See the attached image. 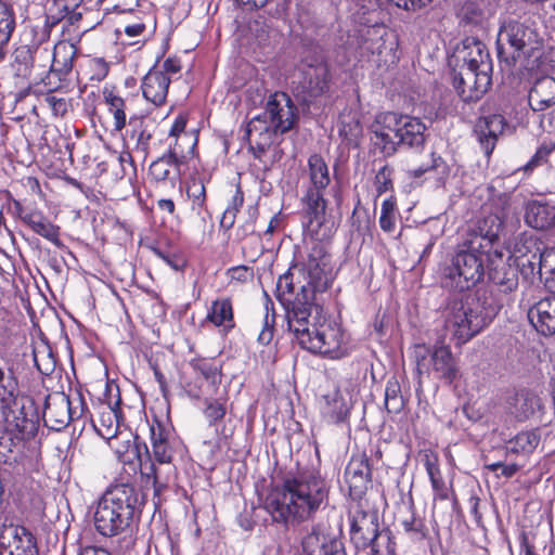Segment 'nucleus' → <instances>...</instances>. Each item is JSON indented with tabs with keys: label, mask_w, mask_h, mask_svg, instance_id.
Returning a JSON list of instances; mask_svg holds the SVG:
<instances>
[{
	"label": "nucleus",
	"mask_w": 555,
	"mask_h": 555,
	"mask_svg": "<svg viewBox=\"0 0 555 555\" xmlns=\"http://www.w3.org/2000/svg\"><path fill=\"white\" fill-rule=\"evenodd\" d=\"M405 405V400L402 396L401 386L396 377H391L386 383L385 389V408L389 413L398 414Z\"/></svg>",
	"instance_id": "obj_35"
},
{
	"label": "nucleus",
	"mask_w": 555,
	"mask_h": 555,
	"mask_svg": "<svg viewBox=\"0 0 555 555\" xmlns=\"http://www.w3.org/2000/svg\"><path fill=\"white\" fill-rule=\"evenodd\" d=\"M302 550L307 555H346L343 542L323 524H315L302 539Z\"/></svg>",
	"instance_id": "obj_16"
},
{
	"label": "nucleus",
	"mask_w": 555,
	"mask_h": 555,
	"mask_svg": "<svg viewBox=\"0 0 555 555\" xmlns=\"http://www.w3.org/2000/svg\"><path fill=\"white\" fill-rule=\"evenodd\" d=\"M392 168L383 166L375 176V188L377 195H382L392 189Z\"/></svg>",
	"instance_id": "obj_51"
},
{
	"label": "nucleus",
	"mask_w": 555,
	"mask_h": 555,
	"mask_svg": "<svg viewBox=\"0 0 555 555\" xmlns=\"http://www.w3.org/2000/svg\"><path fill=\"white\" fill-rule=\"evenodd\" d=\"M526 222L535 230H544L555 221V207L545 203L531 202L526 207Z\"/></svg>",
	"instance_id": "obj_29"
},
{
	"label": "nucleus",
	"mask_w": 555,
	"mask_h": 555,
	"mask_svg": "<svg viewBox=\"0 0 555 555\" xmlns=\"http://www.w3.org/2000/svg\"><path fill=\"white\" fill-rule=\"evenodd\" d=\"M244 203V194L240 188H236L235 193L232 197L231 203L227 207L228 210H232L233 214H237Z\"/></svg>",
	"instance_id": "obj_57"
},
{
	"label": "nucleus",
	"mask_w": 555,
	"mask_h": 555,
	"mask_svg": "<svg viewBox=\"0 0 555 555\" xmlns=\"http://www.w3.org/2000/svg\"><path fill=\"white\" fill-rule=\"evenodd\" d=\"M150 434L154 461L158 464H170L175 453L170 429L156 421L150 426Z\"/></svg>",
	"instance_id": "obj_23"
},
{
	"label": "nucleus",
	"mask_w": 555,
	"mask_h": 555,
	"mask_svg": "<svg viewBox=\"0 0 555 555\" xmlns=\"http://www.w3.org/2000/svg\"><path fill=\"white\" fill-rule=\"evenodd\" d=\"M388 113L379 116L372 125V141L385 156H392L399 146L398 139L395 138V130H389L387 125Z\"/></svg>",
	"instance_id": "obj_28"
},
{
	"label": "nucleus",
	"mask_w": 555,
	"mask_h": 555,
	"mask_svg": "<svg viewBox=\"0 0 555 555\" xmlns=\"http://www.w3.org/2000/svg\"><path fill=\"white\" fill-rule=\"evenodd\" d=\"M21 220L27 224L36 234L47 238L56 246H61L60 228L49 221L38 210H18Z\"/></svg>",
	"instance_id": "obj_26"
},
{
	"label": "nucleus",
	"mask_w": 555,
	"mask_h": 555,
	"mask_svg": "<svg viewBox=\"0 0 555 555\" xmlns=\"http://www.w3.org/2000/svg\"><path fill=\"white\" fill-rule=\"evenodd\" d=\"M500 230L501 221L495 215H489L468 225L451 264L446 270V286L464 292L483 280Z\"/></svg>",
	"instance_id": "obj_3"
},
{
	"label": "nucleus",
	"mask_w": 555,
	"mask_h": 555,
	"mask_svg": "<svg viewBox=\"0 0 555 555\" xmlns=\"http://www.w3.org/2000/svg\"><path fill=\"white\" fill-rule=\"evenodd\" d=\"M57 90V88L50 90V92H48L46 95L44 101L55 116L63 117L67 114L70 107V101L64 96H57L53 93V91Z\"/></svg>",
	"instance_id": "obj_50"
},
{
	"label": "nucleus",
	"mask_w": 555,
	"mask_h": 555,
	"mask_svg": "<svg viewBox=\"0 0 555 555\" xmlns=\"http://www.w3.org/2000/svg\"><path fill=\"white\" fill-rule=\"evenodd\" d=\"M12 68L16 76L27 77L33 67V54L28 47H20L14 51Z\"/></svg>",
	"instance_id": "obj_39"
},
{
	"label": "nucleus",
	"mask_w": 555,
	"mask_h": 555,
	"mask_svg": "<svg viewBox=\"0 0 555 555\" xmlns=\"http://www.w3.org/2000/svg\"><path fill=\"white\" fill-rule=\"evenodd\" d=\"M179 167V159L177 156L176 147L170 149L169 152L162 157L154 160L150 166V176L156 182L166 181L169 179L172 168Z\"/></svg>",
	"instance_id": "obj_34"
},
{
	"label": "nucleus",
	"mask_w": 555,
	"mask_h": 555,
	"mask_svg": "<svg viewBox=\"0 0 555 555\" xmlns=\"http://www.w3.org/2000/svg\"><path fill=\"white\" fill-rule=\"evenodd\" d=\"M18 383L13 372L5 373L0 367V411L7 414L10 408L17 405Z\"/></svg>",
	"instance_id": "obj_32"
},
{
	"label": "nucleus",
	"mask_w": 555,
	"mask_h": 555,
	"mask_svg": "<svg viewBox=\"0 0 555 555\" xmlns=\"http://www.w3.org/2000/svg\"><path fill=\"white\" fill-rule=\"evenodd\" d=\"M533 111H543L555 104V79L550 76L538 79L528 94Z\"/></svg>",
	"instance_id": "obj_27"
},
{
	"label": "nucleus",
	"mask_w": 555,
	"mask_h": 555,
	"mask_svg": "<svg viewBox=\"0 0 555 555\" xmlns=\"http://www.w3.org/2000/svg\"><path fill=\"white\" fill-rule=\"evenodd\" d=\"M73 401L64 392L49 395L46 399L43 410L44 425L55 431L65 428L70 421L78 418L82 414V409L77 412L73 408Z\"/></svg>",
	"instance_id": "obj_14"
},
{
	"label": "nucleus",
	"mask_w": 555,
	"mask_h": 555,
	"mask_svg": "<svg viewBox=\"0 0 555 555\" xmlns=\"http://www.w3.org/2000/svg\"><path fill=\"white\" fill-rule=\"evenodd\" d=\"M331 184L330 169L320 154H312L308 158V183L301 197L305 227L315 243L311 246L326 242L336 232V223L327 209L325 194Z\"/></svg>",
	"instance_id": "obj_4"
},
{
	"label": "nucleus",
	"mask_w": 555,
	"mask_h": 555,
	"mask_svg": "<svg viewBox=\"0 0 555 555\" xmlns=\"http://www.w3.org/2000/svg\"><path fill=\"white\" fill-rule=\"evenodd\" d=\"M188 197L192 202V210L198 216L206 208V189L204 181L199 178H192L186 185Z\"/></svg>",
	"instance_id": "obj_37"
},
{
	"label": "nucleus",
	"mask_w": 555,
	"mask_h": 555,
	"mask_svg": "<svg viewBox=\"0 0 555 555\" xmlns=\"http://www.w3.org/2000/svg\"><path fill=\"white\" fill-rule=\"evenodd\" d=\"M387 125L389 130L391 127L395 130V138L398 139L399 145L420 147L426 141V126L416 117L388 113Z\"/></svg>",
	"instance_id": "obj_17"
},
{
	"label": "nucleus",
	"mask_w": 555,
	"mask_h": 555,
	"mask_svg": "<svg viewBox=\"0 0 555 555\" xmlns=\"http://www.w3.org/2000/svg\"><path fill=\"white\" fill-rule=\"evenodd\" d=\"M230 272L232 279L241 282H245L249 274L248 268L244 266L232 268Z\"/></svg>",
	"instance_id": "obj_60"
},
{
	"label": "nucleus",
	"mask_w": 555,
	"mask_h": 555,
	"mask_svg": "<svg viewBox=\"0 0 555 555\" xmlns=\"http://www.w3.org/2000/svg\"><path fill=\"white\" fill-rule=\"evenodd\" d=\"M76 49L67 42H60L54 47L51 73L60 77L69 74L73 69V61Z\"/></svg>",
	"instance_id": "obj_33"
},
{
	"label": "nucleus",
	"mask_w": 555,
	"mask_h": 555,
	"mask_svg": "<svg viewBox=\"0 0 555 555\" xmlns=\"http://www.w3.org/2000/svg\"><path fill=\"white\" fill-rule=\"evenodd\" d=\"M520 16L511 14L506 16L498 34V57L503 75V83L509 87H518L520 83L517 61L520 56Z\"/></svg>",
	"instance_id": "obj_7"
},
{
	"label": "nucleus",
	"mask_w": 555,
	"mask_h": 555,
	"mask_svg": "<svg viewBox=\"0 0 555 555\" xmlns=\"http://www.w3.org/2000/svg\"><path fill=\"white\" fill-rule=\"evenodd\" d=\"M191 367L204 379L216 386L221 383V371L212 362L205 359H195L190 362Z\"/></svg>",
	"instance_id": "obj_38"
},
{
	"label": "nucleus",
	"mask_w": 555,
	"mask_h": 555,
	"mask_svg": "<svg viewBox=\"0 0 555 555\" xmlns=\"http://www.w3.org/2000/svg\"><path fill=\"white\" fill-rule=\"evenodd\" d=\"M554 147L548 145H541L529 162L522 166V172L526 175L532 173L535 168L545 165L548 160Z\"/></svg>",
	"instance_id": "obj_47"
},
{
	"label": "nucleus",
	"mask_w": 555,
	"mask_h": 555,
	"mask_svg": "<svg viewBox=\"0 0 555 555\" xmlns=\"http://www.w3.org/2000/svg\"><path fill=\"white\" fill-rule=\"evenodd\" d=\"M540 443V434L538 430H531L526 434V444H522V451L531 452Z\"/></svg>",
	"instance_id": "obj_55"
},
{
	"label": "nucleus",
	"mask_w": 555,
	"mask_h": 555,
	"mask_svg": "<svg viewBox=\"0 0 555 555\" xmlns=\"http://www.w3.org/2000/svg\"><path fill=\"white\" fill-rule=\"evenodd\" d=\"M89 69L91 73L90 79L101 81L107 76L109 65L104 59L95 57L90 60Z\"/></svg>",
	"instance_id": "obj_52"
},
{
	"label": "nucleus",
	"mask_w": 555,
	"mask_h": 555,
	"mask_svg": "<svg viewBox=\"0 0 555 555\" xmlns=\"http://www.w3.org/2000/svg\"><path fill=\"white\" fill-rule=\"evenodd\" d=\"M452 83L460 98L467 103L477 102L488 91L492 82V72L485 73L480 80V68L452 66Z\"/></svg>",
	"instance_id": "obj_11"
},
{
	"label": "nucleus",
	"mask_w": 555,
	"mask_h": 555,
	"mask_svg": "<svg viewBox=\"0 0 555 555\" xmlns=\"http://www.w3.org/2000/svg\"><path fill=\"white\" fill-rule=\"evenodd\" d=\"M273 338V326L268 323V314L264 317V325L258 335V341L261 345H268Z\"/></svg>",
	"instance_id": "obj_56"
},
{
	"label": "nucleus",
	"mask_w": 555,
	"mask_h": 555,
	"mask_svg": "<svg viewBox=\"0 0 555 555\" xmlns=\"http://www.w3.org/2000/svg\"><path fill=\"white\" fill-rule=\"evenodd\" d=\"M518 274V257L509 256L507 260V268L503 272V278L500 281V284L504 288V292L517 289L519 283Z\"/></svg>",
	"instance_id": "obj_42"
},
{
	"label": "nucleus",
	"mask_w": 555,
	"mask_h": 555,
	"mask_svg": "<svg viewBox=\"0 0 555 555\" xmlns=\"http://www.w3.org/2000/svg\"><path fill=\"white\" fill-rule=\"evenodd\" d=\"M260 116L274 128L275 132L283 134L293 129L298 119V112L288 94L275 92L270 95L266 111Z\"/></svg>",
	"instance_id": "obj_12"
},
{
	"label": "nucleus",
	"mask_w": 555,
	"mask_h": 555,
	"mask_svg": "<svg viewBox=\"0 0 555 555\" xmlns=\"http://www.w3.org/2000/svg\"><path fill=\"white\" fill-rule=\"evenodd\" d=\"M204 404L203 413L209 425H217L224 418L227 414L225 399H205Z\"/></svg>",
	"instance_id": "obj_40"
},
{
	"label": "nucleus",
	"mask_w": 555,
	"mask_h": 555,
	"mask_svg": "<svg viewBox=\"0 0 555 555\" xmlns=\"http://www.w3.org/2000/svg\"><path fill=\"white\" fill-rule=\"evenodd\" d=\"M170 78L164 72L153 68L143 78L142 92L144 98L156 106L165 103Z\"/></svg>",
	"instance_id": "obj_24"
},
{
	"label": "nucleus",
	"mask_w": 555,
	"mask_h": 555,
	"mask_svg": "<svg viewBox=\"0 0 555 555\" xmlns=\"http://www.w3.org/2000/svg\"><path fill=\"white\" fill-rule=\"evenodd\" d=\"M414 358L418 376L428 375L433 371L438 378L450 383L457 376V362L448 346H436L431 350L425 345H416Z\"/></svg>",
	"instance_id": "obj_8"
},
{
	"label": "nucleus",
	"mask_w": 555,
	"mask_h": 555,
	"mask_svg": "<svg viewBox=\"0 0 555 555\" xmlns=\"http://www.w3.org/2000/svg\"><path fill=\"white\" fill-rule=\"evenodd\" d=\"M525 36H528L529 40L531 39L532 36L534 37L533 46H531L529 49V51H530L529 57L532 56L534 59V61H538L542 56V40L538 39L537 34L529 28H526L525 30H522V37H525ZM525 48H526V43L522 41V54L528 52V50L525 51Z\"/></svg>",
	"instance_id": "obj_54"
},
{
	"label": "nucleus",
	"mask_w": 555,
	"mask_h": 555,
	"mask_svg": "<svg viewBox=\"0 0 555 555\" xmlns=\"http://www.w3.org/2000/svg\"><path fill=\"white\" fill-rule=\"evenodd\" d=\"M0 555H38L36 540L23 526L4 525L0 531Z\"/></svg>",
	"instance_id": "obj_18"
},
{
	"label": "nucleus",
	"mask_w": 555,
	"mask_h": 555,
	"mask_svg": "<svg viewBox=\"0 0 555 555\" xmlns=\"http://www.w3.org/2000/svg\"><path fill=\"white\" fill-rule=\"evenodd\" d=\"M554 261L555 253L547 251L538 238L522 234V278L542 280Z\"/></svg>",
	"instance_id": "obj_13"
},
{
	"label": "nucleus",
	"mask_w": 555,
	"mask_h": 555,
	"mask_svg": "<svg viewBox=\"0 0 555 555\" xmlns=\"http://www.w3.org/2000/svg\"><path fill=\"white\" fill-rule=\"evenodd\" d=\"M519 120L509 124L501 114H494L488 117L479 118L475 125L474 133L486 156H490L494 150L498 135L503 133H514Z\"/></svg>",
	"instance_id": "obj_15"
},
{
	"label": "nucleus",
	"mask_w": 555,
	"mask_h": 555,
	"mask_svg": "<svg viewBox=\"0 0 555 555\" xmlns=\"http://www.w3.org/2000/svg\"><path fill=\"white\" fill-rule=\"evenodd\" d=\"M156 254L176 271L181 270L184 267V261L180 258L170 257L160 250H156Z\"/></svg>",
	"instance_id": "obj_59"
},
{
	"label": "nucleus",
	"mask_w": 555,
	"mask_h": 555,
	"mask_svg": "<svg viewBox=\"0 0 555 555\" xmlns=\"http://www.w3.org/2000/svg\"><path fill=\"white\" fill-rule=\"evenodd\" d=\"M14 29V18L5 5H0V61L4 57L3 47Z\"/></svg>",
	"instance_id": "obj_43"
},
{
	"label": "nucleus",
	"mask_w": 555,
	"mask_h": 555,
	"mask_svg": "<svg viewBox=\"0 0 555 555\" xmlns=\"http://www.w3.org/2000/svg\"><path fill=\"white\" fill-rule=\"evenodd\" d=\"M327 404V412L333 422L339 423L346 420L349 413V406L340 395L336 392L332 401H328Z\"/></svg>",
	"instance_id": "obj_48"
},
{
	"label": "nucleus",
	"mask_w": 555,
	"mask_h": 555,
	"mask_svg": "<svg viewBox=\"0 0 555 555\" xmlns=\"http://www.w3.org/2000/svg\"><path fill=\"white\" fill-rule=\"evenodd\" d=\"M185 126H186V120L183 117H178L175 120V122L169 131V134L172 137H178L180 133L184 132Z\"/></svg>",
	"instance_id": "obj_62"
},
{
	"label": "nucleus",
	"mask_w": 555,
	"mask_h": 555,
	"mask_svg": "<svg viewBox=\"0 0 555 555\" xmlns=\"http://www.w3.org/2000/svg\"><path fill=\"white\" fill-rule=\"evenodd\" d=\"M328 493L330 486L320 475L302 472L273 487L264 498L263 508L276 524L298 525L327 505Z\"/></svg>",
	"instance_id": "obj_2"
},
{
	"label": "nucleus",
	"mask_w": 555,
	"mask_h": 555,
	"mask_svg": "<svg viewBox=\"0 0 555 555\" xmlns=\"http://www.w3.org/2000/svg\"><path fill=\"white\" fill-rule=\"evenodd\" d=\"M346 480L350 491L361 494L371 481L372 470L365 455L352 456L346 467Z\"/></svg>",
	"instance_id": "obj_25"
},
{
	"label": "nucleus",
	"mask_w": 555,
	"mask_h": 555,
	"mask_svg": "<svg viewBox=\"0 0 555 555\" xmlns=\"http://www.w3.org/2000/svg\"><path fill=\"white\" fill-rule=\"evenodd\" d=\"M145 450L146 459L142 460L139 456L140 473L146 485L151 483L154 488H156L159 483H162V470L157 468L155 463L152 461L146 447Z\"/></svg>",
	"instance_id": "obj_41"
},
{
	"label": "nucleus",
	"mask_w": 555,
	"mask_h": 555,
	"mask_svg": "<svg viewBox=\"0 0 555 555\" xmlns=\"http://www.w3.org/2000/svg\"><path fill=\"white\" fill-rule=\"evenodd\" d=\"M134 134H137L135 152L145 157L150 149L152 133L145 127H141L139 131H133V135Z\"/></svg>",
	"instance_id": "obj_53"
},
{
	"label": "nucleus",
	"mask_w": 555,
	"mask_h": 555,
	"mask_svg": "<svg viewBox=\"0 0 555 555\" xmlns=\"http://www.w3.org/2000/svg\"><path fill=\"white\" fill-rule=\"evenodd\" d=\"M401 525L413 539L421 540L426 535V526L422 518L415 516L412 506L409 508V515L402 519Z\"/></svg>",
	"instance_id": "obj_44"
},
{
	"label": "nucleus",
	"mask_w": 555,
	"mask_h": 555,
	"mask_svg": "<svg viewBox=\"0 0 555 555\" xmlns=\"http://www.w3.org/2000/svg\"><path fill=\"white\" fill-rule=\"evenodd\" d=\"M500 307L492 293L486 288L461 300H453L446 309L444 327L463 345L480 333L496 315Z\"/></svg>",
	"instance_id": "obj_5"
},
{
	"label": "nucleus",
	"mask_w": 555,
	"mask_h": 555,
	"mask_svg": "<svg viewBox=\"0 0 555 555\" xmlns=\"http://www.w3.org/2000/svg\"><path fill=\"white\" fill-rule=\"evenodd\" d=\"M80 555H112V554L104 548L88 546V547H85L80 552Z\"/></svg>",
	"instance_id": "obj_64"
},
{
	"label": "nucleus",
	"mask_w": 555,
	"mask_h": 555,
	"mask_svg": "<svg viewBox=\"0 0 555 555\" xmlns=\"http://www.w3.org/2000/svg\"><path fill=\"white\" fill-rule=\"evenodd\" d=\"M181 69V65L178 59L175 57H168L163 63V69L164 74L167 76V74H177Z\"/></svg>",
	"instance_id": "obj_58"
},
{
	"label": "nucleus",
	"mask_w": 555,
	"mask_h": 555,
	"mask_svg": "<svg viewBox=\"0 0 555 555\" xmlns=\"http://www.w3.org/2000/svg\"><path fill=\"white\" fill-rule=\"evenodd\" d=\"M479 503H480L479 498L470 496V499H469L470 513L474 515V518L477 524H480V521H481V513L479 512Z\"/></svg>",
	"instance_id": "obj_63"
},
{
	"label": "nucleus",
	"mask_w": 555,
	"mask_h": 555,
	"mask_svg": "<svg viewBox=\"0 0 555 555\" xmlns=\"http://www.w3.org/2000/svg\"><path fill=\"white\" fill-rule=\"evenodd\" d=\"M379 225L388 233L396 228V202L392 198H387L382 204Z\"/></svg>",
	"instance_id": "obj_45"
},
{
	"label": "nucleus",
	"mask_w": 555,
	"mask_h": 555,
	"mask_svg": "<svg viewBox=\"0 0 555 555\" xmlns=\"http://www.w3.org/2000/svg\"><path fill=\"white\" fill-rule=\"evenodd\" d=\"M140 514L137 490L128 483L108 489L98 503L94 513L96 531L104 537H115L131 528Z\"/></svg>",
	"instance_id": "obj_6"
},
{
	"label": "nucleus",
	"mask_w": 555,
	"mask_h": 555,
	"mask_svg": "<svg viewBox=\"0 0 555 555\" xmlns=\"http://www.w3.org/2000/svg\"><path fill=\"white\" fill-rule=\"evenodd\" d=\"M351 541L357 548L371 547L373 554L378 551L375 541L378 538V516L376 512L357 509L352 515Z\"/></svg>",
	"instance_id": "obj_19"
},
{
	"label": "nucleus",
	"mask_w": 555,
	"mask_h": 555,
	"mask_svg": "<svg viewBox=\"0 0 555 555\" xmlns=\"http://www.w3.org/2000/svg\"><path fill=\"white\" fill-rule=\"evenodd\" d=\"M236 215L232 212V210L225 209L221 220L220 225L227 230L231 229L235 222Z\"/></svg>",
	"instance_id": "obj_61"
},
{
	"label": "nucleus",
	"mask_w": 555,
	"mask_h": 555,
	"mask_svg": "<svg viewBox=\"0 0 555 555\" xmlns=\"http://www.w3.org/2000/svg\"><path fill=\"white\" fill-rule=\"evenodd\" d=\"M527 318L537 332L545 336L552 335L555 324V296H548L535 302L529 308Z\"/></svg>",
	"instance_id": "obj_22"
},
{
	"label": "nucleus",
	"mask_w": 555,
	"mask_h": 555,
	"mask_svg": "<svg viewBox=\"0 0 555 555\" xmlns=\"http://www.w3.org/2000/svg\"><path fill=\"white\" fill-rule=\"evenodd\" d=\"M102 94L108 112L114 117V129L121 131L127 124L126 100L119 95L115 87H104Z\"/></svg>",
	"instance_id": "obj_31"
},
{
	"label": "nucleus",
	"mask_w": 555,
	"mask_h": 555,
	"mask_svg": "<svg viewBox=\"0 0 555 555\" xmlns=\"http://www.w3.org/2000/svg\"><path fill=\"white\" fill-rule=\"evenodd\" d=\"M440 168L446 170L447 166L444 160L442 159L441 156L437 155L436 153H431L430 158L427 163H424L416 168L409 169L408 173L412 178H420L429 171L439 170Z\"/></svg>",
	"instance_id": "obj_49"
},
{
	"label": "nucleus",
	"mask_w": 555,
	"mask_h": 555,
	"mask_svg": "<svg viewBox=\"0 0 555 555\" xmlns=\"http://www.w3.org/2000/svg\"><path fill=\"white\" fill-rule=\"evenodd\" d=\"M455 67L480 68L481 74L493 72V64L486 44L476 37L464 38L455 48L450 60ZM485 75H480V80Z\"/></svg>",
	"instance_id": "obj_10"
},
{
	"label": "nucleus",
	"mask_w": 555,
	"mask_h": 555,
	"mask_svg": "<svg viewBox=\"0 0 555 555\" xmlns=\"http://www.w3.org/2000/svg\"><path fill=\"white\" fill-rule=\"evenodd\" d=\"M275 132L266 119L261 116L253 118L246 128V135L249 140V147L255 158L261 160L274 143Z\"/></svg>",
	"instance_id": "obj_21"
},
{
	"label": "nucleus",
	"mask_w": 555,
	"mask_h": 555,
	"mask_svg": "<svg viewBox=\"0 0 555 555\" xmlns=\"http://www.w3.org/2000/svg\"><path fill=\"white\" fill-rule=\"evenodd\" d=\"M207 320L215 326L222 327L224 332L235 326L233 307L230 298H219L211 302Z\"/></svg>",
	"instance_id": "obj_30"
},
{
	"label": "nucleus",
	"mask_w": 555,
	"mask_h": 555,
	"mask_svg": "<svg viewBox=\"0 0 555 555\" xmlns=\"http://www.w3.org/2000/svg\"><path fill=\"white\" fill-rule=\"evenodd\" d=\"M330 69L326 62L314 59L305 62L301 67V79L297 87V95L305 103L325 94L330 89Z\"/></svg>",
	"instance_id": "obj_9"
},
{
	"label": "nucleus",
	"mask_w": 555,
	"mask_h": 555,
	"mask_svg": "<svg viewBox=\"0 0 555 555\" xmlns=\"http://www.w3.org/2000/svg\"><path fill=\"white\" fill-rule=\"evenodd\" d=\"M77 7H79V0H53L47 14V25L54 27L60 23H64L70 10Z\"/></svg>",
	"instance_id": "obj_36"
},
{
	"label": "nucleus",
	"mask_w": 555,
	"mask_h": 555,
	"mask_svg": "<svg viewBox=\"0 0 555 555\" xmlns=\"http://www.w3.org/2000/svg\"><path fill=\"white\" fill-rule=\"evenodd\" d=\"M7 427L13 431L18 439H26L35 436L36 414L34 412V404L31 400L22 402L21 405L10 408L7 414H2Z\"/></svg>",
	"instance_id": "obj_20"
},
{
	"label": "nucleus",
	"mask_w": 555,
	"mask_h": 555,
	"mask_svg": "<svg viewBox=\"0 0 555 555\" xmlns=\"http://www.w3.org/2000/svg\"><path fill=\"white\" fill-rule=\"evenodd\" d=\"M332 256L324 245L310 248L307 258L292 266L276 282V298L284 307L288 330L301 348L332 359L348 353L341 326L322 314L318 295L334 281Z\"/></svg>",
	"instance_id": "obj_1"
},
{
	"label": "nucleus",
	"mask_w": 555,
	"mask_h": 555,
	"mask_svg": "<svg viewBox=\"0 0 555 555\" xmlns=\"http://www.w3.org/2000/svg\"><path fill=\"white\" fill-rule=\"evenodd\" d=\"M426 470L430 478L436 498H439L440 500H447L449 496V489L440 475L439 468L430 461H427Z\"/></svg>",
	"instance_id": "obj_46"
}]
</instances>
